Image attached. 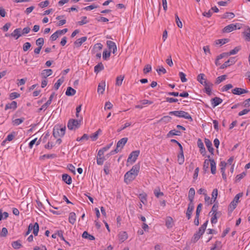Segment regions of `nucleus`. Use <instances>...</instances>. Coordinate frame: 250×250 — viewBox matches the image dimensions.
I'll list each match as a JSON object with an SVG mask.
<instances>
[{
    "mask_svg": "<svg viewBox=\"0 0 250 250\" xmlns=\"http://www.w3.org/2000/svg\"><path fill=\"white\" fill-rule=\"evenodd\" d=\"M208 223V221L207 220L199 228L198 231L195 233L194 234L193 237L192 238V242H193V243H195L200 239V237L204 233L207 228Z\"/></svg>",
    "mask_w": 250,
    "mask_h": 250,
    "instance_id": "obj_1",
    "label": "nucleus"
},
{
    "mask_svg": "<svg viewBox=\"0 0 250 250\" xmlns=\"http://www.w3.org/2000/svg\"><path fill=\"white\" fill-rule=\"evenodd\" d=\"M127 140L128 138L126 137L123 138L121 139L120 140H119L117 142L116 148L114 150H112L110 152V153L111 154H114L119 152L121 150V149L123 148L124 146L126 143Z\"/></svg>",
    "mask_w": 250,
    "mask_h": 250,
    "instance_id": "obj_2",
    "label": "nucleus"
},
{
    "mask_svg": "<svg viewBox=\"0 0 250 250\" xmlns=\"http://www.w3.org/2000/svg\"><path fill=\"white\" fill-rule=\"evenodd\" d=\"M81 125V120L70 119L67 124V127L70 130H75L78 128Z\"/></svg>",
    "mask_w": 250,
    "mask_h": 250,
    "instance_id": "obj_3",
    "label": "nucleus"
},
{
    "mask_svg": "<svg viewBox=\"0 0 250 250\" xmlns=\"http://www.w3.org/2000/svg\"><path fill=\"white\" fill-rule=\"evenodd\" d=\"M243 195V192L237 194L234 198L233 200L231 202L229 206V209L230 211H232L236 207L238 203L239 202V198Z\"/></svg>",
    "mask_w": 250,
    "mask_h": 250,
    "instance_id": "obj_4",
    "label": "nucleus"
},
{
    "mask_svg": "<svg viewBox=\"0 0 250 250\" xmlns=\"http://www.w3.org/2000/svg\"><path fill=\"white\" fill-rule=\"evenodd\" d=\"M240 25L239 23H236L235 24L233 23L230 24L223 28V32L224 33H229L237 28L239 29L241 28Z\"/></svg>",
    "mask_w": 250,
    "mask_h": 250,
    "instance_id": "obj_5",
    "label": "nucleus"
},
{
    "mask_svg": "<svg viewBox=\"0 0 250 250\" xmlns=\"http://www.w3.org/2000/svg\"><path fill=\"white\" fill-rule=\"evenodd\" d=\"M139 154V150H135L132 151L129 155V157L127 159V163H130L131 164L134 163L137 159Z\"/></svg>",
    "mask_w": 250,
    "mask_h": 250,
    "instance_id": "obj_6",
    "label": "nucleus"
},
{
    "mask_svg": "<svg viewBox=\"0 0 250 250\" xmlns=\"http://www.w3.org/2000/svg\"><path fill=\"white\" fill-rule=\"evenodd\" d=\"M136 173L134 174L133 173L127 171L124 176V182L128 184L131 181H132L136 178L135 176Z\"/></svg>",
    "mask_w": 250,
    "mask_h": 250,
    "instance_id": "obj_7",
    "label": "nucleus"
},
{
    "mask_svg": "<svg viewBox=\"0 0 250 250\" xmlns=\"http://www.w3.org/2000/svg\"><path fill=\"white\" fill-rule=\"evenodd\" d=\"M55 95V93H53L50 96V97L49 98V99L48 100V101L45 103L44 104H43L41 108H40L39 109H38V112H41L42 110L44 109V110H45L47 107L48 106L51 104V102H52V99L54 97Z\"/></svg>",
    "mask_w": 250,
    "mask_h": 250,
    "instance_id": "obj_8",
    "label": "nucleus"
},
{
    "mask_svg": "<svg viewBox=\"0 0 250 250\" xmlns=\"http://www.w3.org/2000/svg\"><path fill=\"white\" fill-rule=\"evenodd\" d=\"M32 229H33V233L35 236L38 235L39 226L38 223H35L34 225L33 226L32 224H30L28 226V230L29 231H31Z\"/></svg>",
    "mask_w": 250,
    "mask_h": 250,
    "instance_id": "obj_9",
    "label": "nucleus"
},
{
    "mask_svg": "<svg viewBox=\"0 0 250 250\" xmlns=\"http://www.w3.org/2000/svg\"><path fill=\"white\" fill-rule=\"evenodd\" d=\"M204 84L203 85L205 86V91L207 94L210 95L211 92V87L212 86L213 84L210 82L205 81L204 82Z\"/></svg>",
    "mask_w": 250,
    "mask_h": 250,
    "instance_id": "obj_10",
    "label": "nucleus"
},
{
    "mask_svg": "<svg viewBox=\"0 0 250 250\" xmlns=\"http://www.w3.org/2000/svg\"><path fill=\"white\" fill-rule=\"evenodd\" d=\"M235 62V58L234 57L230 58L229 60H228L227 61L225 62L224 63H223L220 67L221 69H224L233 64H234Z\"/></svg>",
    "mask_w": 250,
    "mask_h": 250,
    "instance_id": "obj_11",
    "label": "nucleus"
},
{
    "mask_svg": "<svg viewBox=\"0 0 250 250\" xmlns=\"http://www.w3.org/2000/svg\"><path fill=\"white\" fill-rule=\"evenodd\" d=\"M194 206L193 203L190 202L188 205V208L186 212V215L188 219H189L191 218L192 212L194 209Z\"/></svg>",
    "mask_w": 250,
    "mask_h": 250,
    "instance_id": "obj_12",
    "label": "nucleus"
},
{
    "mask_svg": "<svg viewBox=\"0 0 250 250\" xmlns=\"http://www.w3.org/2000/svg\"><path fill=\"white\" fill-rule=\"evenodd\" d=\"M248 92L249 91L246 89H243L242 88H238V87L235 88L234 89H233L232 90V93L233 94H235V95H240L241 94H244V93H248Z\"/></svg>",
    "mask_w": 250,
    "mask_h": 250,
    "instance_id": "obj_13",
    "label": "nucleus"
},
{
    "mask_svg": "<svg viewBox=\"0 0 250 250\" xmlns=\"http://www.w3.org/2000/svg\"><path fill=\"white\" fill-rule=\"evenodd\" d=\"M21 35V28L15 29L10 34L11 36L15 38L16 40L20 38Z\"/></svg>",
    "mask_w": 250,
    "mask_h": 250,
    "instance_id": "obj_14",
    "label": "nucleus"
},
{
    "mask_svg": "<svg viewBox=\"0 0 250 250\" xmlns=\"http://www.w3.org/2000/svg\"><path fill=\"white\" fill-rule=\"evenodd\" d=\"M106 44L110 50H113V53L115 54L117 51V47L115 43L111 41H107Z\"/></svg>",
    "mask_w": 250,
    "mask_h": 250,
    "instance_id": "obj_15",
    "label": "nucleus"
},
{
    "mask_svg": "<svg viewBox=\"0 0 250 250\" xmlns=\"http://www.w3.org/2000/svg\"><path fill=\"white\" fill-rule=\"evenodd\" d=\"M210 101L212 107H215L221 104L223 101L221 98L215 97L214 98L211 99Z\"/></svg>",
    "mask_w": 250,
    "mask_h": 250,
    "instance_id": "obj_16",
    "label": "nucleus"
},
{
    "mask_svg": "<svg viewBox=\"0 0 250 250\" xmlns=\"http://www.w3.org/2000/svg\"><path fill=\"white\" fill-rule=\"evenodd\" d=\"M205 143L208 151L210 152L211 154H213L214 149L212 146V145L211 142L209 139L205 138Z\"/></svg>",
    "mask_w": 250,
    "mask_h": 250,
    "instance_id": "obj_17",
    "label": "nucleus"
},
{
    "mask_svg": "<svg viewBox=\"0 0 250 250\" xmlns=\"http://www.w3.org/2000/svg\"><path fill=\"white\" fill-rule=\"evenodd\" d=\"M87 40L86 37H83L77 40L74 43V45L76 47H80L83 43L85 42Z\"/></svg>",
    "mask_w": 250,
    "mask_h": 250,
    "instance_id": "obj_18",
    "label": "nucleus"
},
{
    "mask_svg": "<svg viewBox=\"0 0 250 250\" xmlns=\"http://www.w3.org/2000/svg\"><path fill=\"white\" fill-rule=\"evenodd\" d=\"M53 71L51 69H44L41 72V76L44 79L52 75Z\"/></svg>",
    "mask_w": 250,
    "mask_h": 250,
    "instance_id": "obj_19",
    "label": "nucleus"
},
{
    "mask_svg": "<svg viewBox=\"0 0 250 250\" xmlns=\"http://www.w3.org/2000/svg\"><path fill=\"white\" fill-rule=\"evenodd\" d=\"M17 107V103L16 101H13L11 103H8L6 104L5 107V110L8 109H15Z\"/></svg>",
    "mask_w": 250,
    "mask_h": 250,
    "instance_id": "obj_20",
    "label": "nucleus"
},
{
    "mask_svg": "<svg viewBox=\"0 0 250 250\" xmlns=\"http://www.w3.org/2000/svg\"><path fill=\"white\" fill-rule=\"evenodd\" d=\"M62 180L67 184L70 185L72 183L71 177L67 174H63L62 175Z\"/></svg>",
    "mask_w": 250,
    "mask_h": 250,
    "instance_id": "obj_21",
    "label": "nucleus"
},
{
    "mask_svg": "<svg viewBox=\"0 0 250 250\" xmlns=\"http://www.w3.org/2000/svg\"><path fill=\"white\" fill-rule=\"evenodd\" d=\"M105 82L100 83L98 86L97 92L99 94H103L105 90Z\"/></svg>",
    "mask_w": 250,
    "mask_h": 250,
    "instance_id": "obj_22",
    "label": "nucleus"
},
{
    "mask_svg": "<svg viewBox=\"0 0 250 250\" xmlns=\"http://www.w3.org/2000/svg\"><path fill=\"white\" fill-rule=\"evenodd\" d=\"M194 195L195 190L193 188H191L189 189L188 195V198L190 203H193Z\"/></svg>",
    "mask_w": 250,
    "mask_h": 250,
    "instance_id": "obj_23",
    "label": "nucleus"
},
{
    "mask_svg": "<svg viewBox=\"0 0 250 250\" xmlns=\"http://www.w3.org/2000/svg\"><path fill=\"white\" fill-rule=\"evenodd\" d=\"M82 237L84 239H87L89 240H95V237L94 236L90 234L87 231H84L83 234H82Z\"/></svg>",
    "mask_w": 250,
    "mask_h": 250,
    "instance_id": "obj_24",
    "label": "nucleus"
},
{
    "mask_svg": "<svg viewBox=\"0 0 250 250\" xmlns=\"http://www.w3.org/2000/svg\"><path fill=\"white\" fill-rule=\"evenodd\" d=\"M76 93V91L71 87H68L65 92L66 95L68 96H72L74 95Z\"/></svg>",
    "mask_w": 250,
    "mask_h": 250,
    "instance_id": "obj_25",
    "label": "nucleus"
},
{
    "mask_svg": "<svg viewBox=\"0 0 250 250\" xmlns=\"http://www.w3.org/2000/svg\"><path fill=\"white\" fill-rule=\"evenodd\" d=\"M173 225V219L171 217H167L166 220V226L167 228H171Z\"/></svg>",
    "mask_w": 250,
    "mask_h": 250,
    "instance_id": "obj_26",
    "label": "nucleus"
},
{
    "mask_svg": "<svg viewBox=\"0 0 250 250\" xmlns=\"http://www.w3.org/2000/svg\"><path fill=\"white\" fill-rule=\"evenodd\" d=\"M139 169L140 166L139 165H135L133 166L132 168L128 171L134 174L136 173L135 176H137L139 171Z\"/></svg>",
    "mask_w": 250,
    "mask_h": 250,
    "instance_id": "obj_27",
    "label": "nucleus"
},
{
    "mask_svg": "<svg viewBox=\"0 0 250 250\" xmlns=\"http://www.w3.org/2000/svg\"><path fill=\"white\" fill-rule=\"evenodd\" d=\"M211 172L214 174L216 173V163L214 159H210Z\"/></svg>",
    "mask_w": 250,
    "mask_h": 250,
    "instance_id": "obj_28",
    "label": "nucleus"
},
{
    "mask_svg": "<svg viewBox=\"0 0 250 250\" xmlns=\"http://www.w3.org/2000/svg\"><path fill=\"white\" fill-rule=\"evenodd\" d=\"M104 69V66L102 62H99L97 65L94 67V72L96 73H99L100 71Z\"/></svg>",
    "mask_w": 250,
    "mask_h": 250,
    "instance_id": "obj_29",
    "label": "nucleus"
},
{
    "mask_svg": "<svg viewBox=\"0 0 250 250\" xmlns=\"http://www.w3.org/2000/svg\"><path fill=\"white\" fill-rule=\"evenodd\" d=\"M178 162L180 165H182L184 162V156L183 152H180L179 154L178 155Z\"/></svg>",
    "mask_w": 250,
    "mask_h": 250,
    "instance_id": "obj_30",
    "label": "nucleus"
},
{
    "mask_svg": "<svg viewBox=\"0 0 250 250\" xmlns=\"http://www.w3.org/2000/svg\"><path fill=\"white\" fill-rule=\"evenodd\" d=\"M76 214L74 212H71L69 216V222L71 224H74L76 221Z\"/></svg>",
    "mask_w": 250,
    "mask_h": 250,
    "instance_id": "obj_31",
    "label": "nucleus"
},
{
    "mask_svg": "<svg viewBox=\"0 0 250 250\" xmlns=\"http://www.w3.org/2000/svg\"><path fill=\"white\" fill-rule=\"evenodd\" d=\"M53 136L55 138H57L58 137H62L63 136V135H61L60 131L58 127H55L54 128L53 132Z\"/></svg>",
    "mask_w": 250,
    "mask_h": 250,
    "instance_id": "obj_32",
    "label": "nucleus"
},
{
    "mask_svg": "<svg viewBox=\"0 0 250 250\" xmlns=\"http://www.w3.org/2000/svg\"><path fill=\"white\" fill-rule=\"evenodd\" d=\"M205 75L203 73H201L199 74L197 77V81L202 84H204V82L206 81V79L205 78Z\"/></svg>",
    "mask_w": 250,
    "mask_h": 250,
    "instance_id": "obj_33",
    "label": "nucleus"
},
{
    "mask_svg": "<svg viewBox=\"0 0 250 250\" xmlns=\"http://www.w3.org/2000/svg\"><path fill=\"white\" fill-rule=\"evenodd\" d=\"M182 113L183 111H170L169 112V114L170 115H174L175 116L182 118Z\"/></svg>",
    "mask_w": 250,
    "mask_h": 250,
    "instance_id": "obj_34",
    "label": "nucleus"
},
{
    "mask_svg": "<svg viewBox=\"0 0 250 250\" xmlns=\"http://www.w3.org/2000/svg\"><path fill=\"white\" fill-rule=\"evenodd\" d=\"M180 135H181V132L180 131H178L175 129H173V130H170L168 133L167 136L168 137H170V136H173V135L180 136Z\"/></svg>",
    "mask_w": 250,
    "mask_h": 250,
    "instance_id": "obj_35",
    "label": "nucleus"
},
{
    "mask_svg": "<svg viewBox=\"0 0 250 250\" xmlns=\"http://www.w3.org/2000/svg\"><path fill=\"white\" fill-rule=\"evenodd\" d=\"M124 79V76L120 75L118 76L116 80V85L117 86H120L122 84L123 81Z\"/></svg>",
    "mask_w": 250,
    "mask_h": 250,
    "instance_id": "obj_36",
    "label": "nucleus"
},
{
    "mask_svg": "<svg viewBox=\"0 0 250 250\" xmlns=\"http://www.w3.org/2000/svg\"><path fill=\"white\" fill-rule=\"evenodd\" d=\"M240 49H241L240 46H236L233 49L230 50L229 52H228L229 55L230 56V55L236 54L239 51V50Z\"/></svg>",
    "mask_w": 250,
    "mask_h": 250,
    "instance_id": "obj_37",
    "label": "nucleus"
},
{
    "mask_svg": "<svg viewBox=\"0 0 250 250\" xmlns=\"http://www.w3.org/2000/svg\"><path fill=\"white\" fill-rule=\"evenodd\" d=\"M182 115L183 116H182V118H184L186 119H188L190 120V122H192L193 121L192 117L186 111H183Z\"/></svg>",
    "mask_w": 250,
    "mask_h": 250,
    "instance_id": "obj_38",
    "label": "nucleus"
},
{
    "mask_svg": "<svg viewBox=\"0 0 250 250\" xmlns=\"http://www.w3.org/2000/svg\"><path fill=\"white\" fill-rule=\"evenodd\" d=\"M63 82V79H59L57 82L55 83L54 85V87L55 90H58L60 86V85L62 84V83Z\"/></svg>",
    "mask_w": 250,
    "mask_h": 250,
    "instance_id": "obj_39",
    "label": "nucleus"
},
{
    "mask_svg": "<svg viewBox=\"0 0 250 250\" xmlns=\"http://www.w3.org/2000/svg\"><path fill=\"white\" fill-rule=\"evenodd\" d=\"M154 193L155 196L157 198H159L161 196L164 195L163 192L160 191V189L159 188H157L154 189Z\"/></svg>",
    "mask_w": 250,
    "mask_h": 250,
    "instance_id": "obj_40",
    "label": "nucleus"
},
{
    "mask_svg": "<svg viewBox=\"0 0 250 250\" xmlns=\"http://www.w3.org/2000/svg\"><path fill=\"white\" fill-rule=\"evenodd\" d=\"M227 78V76L226 75H222L221 76L218 77L216 79L215 83L219 84L221 83L222 81L226 80Z\"/></svg>",
    "mask_w": 250,
    "mask_h": 250,
    "instance_id": "obj_41",
    "label": "nucleus"
},
{
    "mask_svg": "<svg viewBox=\"0 0 250 250\" xmlns=\"http://www.w3.org/2000/svg\"><path fill=\"white\" fill-rule=\"evenodd\" d=\"M127 238V234L125 232H123L119 234V239L122 242L125 241Z\"/></svg>",
    "mask_w": 250,
    "mask_h": 250,
    "instance_id": "obj_42",
    "label": "nucleus"
},
{
    "mask_svg": "<svg viewBox=\"0 0 250 250\" xmlns=\"http://www.w3.org/2000/svg\"><path fill=\"white\" fill-rule=\"evenodd\" d=\"M139 198L141 200V201L144 204H145L147 202L146 199V195L145 193L140 194L139 195Z\"/></svg>",
    "mask_w": 250,
    "mask_h": 250,
    "instance_id": "obj_43",
    "label": "nucleus"
},
{
    "mask_svg": "<svg viewBox=\"0 0 250 250\" xmlns=\"http://www.w3.org/2000/svg\"><path fill=\"white\" fill-rule=\"evenodd\" d=\"M210 163V159H206L203 164V169L205 171H207L208 169L209 163Z\"/></svg>",
    "mask_w": 250,
    "mask_h": 250,
    "instance_id": "obj_44",
    "label": "nucleus"
},
{
    "mask_svg": "<svg viewBox=\"0 0 250 250\" xmlns=\"http://www.w3.org/2000/svg\"><path fill=\"white\" fill-rule=\"evenodd\" d=\"M12 246L15 249H19L22 246L21 244L20 243V241L13 242L12 244Z\"/></svg>",
    "mask_w": 250,
    "mask_h": 250,
    "instance_id": "obj_45",
    "label": "nucleus"
},
{
    "mask_svg": "<svg viewBox=\"0 0 250 250\" xmlns=\"http://www.w3.org/2000/svg\"><path fill=\"white\" fill-rule=\"evenodd\" d=\"M220 213L212 214V217L211 218V222L212 224H215L217 222V218L219 217L218 215Z\"/></svg>",
    "mask_w": 250,
    "mask_h": 250,
    "instance_id": "obj_46",
    "label": "nucleus"
},
{
    "mask_svg": "<svg viewBox=\"0 0 250 250\" xmlns=\"http://www.w3.org/2000/svg\"><path fill=\"white\" fill-rule=\"evenodd\" d=\"M246 175V172H243L242 173L237 175L235 178V182H237L240 181L243 177Z\"/></svg>",
    "mask_w": 250,
    "mask_h": 250,
    "instance_id": "obj_47",
    "label": "nucleus"
},
{
    "mask_svg": "<svg viewBox=\"0 0 250 250\" xmlns=\"http://www.w3.org/2000/svg\"><path fill=\"white\" fill-rule=\"evenodd\" d=\"M82 20L78 22V23L80 25H83V24H86L88 22V21L87 20V17L85 16H83L81 17Z\"/></svg>",
    "mask_w": 250,
    "mask_h": 250,
    "instance_id": "obj_48",
    "label": "nucleus"
},
{
    "mask_svg": "<svg viewBox=\"0 0 250 250\" xmlns=\"http://www.w3.org/2000/svg\"><path fill=\"white\" fill-rule=\"evenodd\" d=\"M36 45L39 47H42L44 43V39L42 38H40L36 40Z\"/></svg>",
    "mask_w": 250,
    "mask_h": 250,
    "instance_id": "obj_49",
    "label": "nucleus"
},
{
    "mask_svg": "<svg viewBox=\"0 0 250 250\" xmlns=\"http://www.w3.org/2000/svg\"><path fill=\"white\" fill-rule=\"evenodd\" d=\"M228 39H220L216 41V44H224L229 42Z\"/></svg>",
    "mask_w": 250,
    "mask_h": 250,
    "instance_id": "obj_50",
    "label": "nucleus"
},
{
    "mask_svg": "<svg viewBox=\"0 0 250 250\" xmlns=\"http://www.w3.org/2000/svg\"><path fill=\"white\" fill-rule=\"evenodd\" d=\"M244 33L246 36V40L250 41V28H248Z\"/></svg>",
    "mask_w": 250,
    "mask_h": 250,
    "instance_id": "obj_51",
    "label": "nucleus"
},
{
    "mask_svg": "<svg viewBox=\"0 0 250 250\" xmlns=\"http://www.w3.org/2000/svg\"><path fill=\"white\" fill-rule=\"evenodd\" d=\"M175 21L177 26L179 28H182L183 27V24L177 14H175Z\"/></svg>",
    "mask_w": 250,
    "mask_h": 250,
    "instance_id": "obj_52",
    "label": "nucleus"
},
{
    "mask_svg": "<svg viewBox=\"0 0 250 250\" xmlns=\"http://www.w3.org/2000/svg\"><path fill=\"white\" fill-rule=\"evenodd\" d=\"M8 234V230L6 228H3L2 230L0 233V237H5L7 236Z\"/></svg>",
    "mask_w": 250,
    "mask_h": 250,
    "instance_id": "obj_53",
    "label": "nucleus"
},
{
    "mask_svg": "<svg viewBox=\"0 0 250 250\" xmlns=\"http://www.w3.org/2000/svg\"><path fill=\"white\" fill-rule=\"evenodd\" d=\"M105 160L104 157H97V163L99 165H102Z\"/></svg>",
    "mask_w": 250,
    "mask_h": 250,
    "instance_id": "obj_54",
    "label": "nucleus"
},
{
    "mask_svg": "<svg viewBox=\"0 0 250 250\" xmlns=\"http://www.w3.org/2000/svg\"><path fill=\"white\" fill-rule=\"evenodd\" d=\"M110 56V52H108L107 50H104L103 54V58L104 60H106Z\"/></svg>",
    "mask_w": 250,
    "mask_h": 250,
    "instance_id": "obj_55",
    "label": "nucleus"
},
{
    "mask_svg": "<svg viewBox=\"0 0 250 250\" xmlns=\"http://www.w3.org/2000/svg\"><path fill=\"white\" fill-rule=\"evenodd\" d=\"M235 15L232 12H226L224 15L223 18H230L232 19L234 17Z\"/></svg>",
    "mask_w": 250,
    "mask_h": 250,
    "instance_id": "obj_56",
    "label": "nucleus"
},
{
    "mask_svg": "<svg viewBox=\"0 0 250 250\" xmlns=\"http://www.w3.org/2000/svg\"><path fill=\"white\" fill-rule=\"evenodd\" d=\"M229 56V53L228 52H225V53H223L221 54L220 55H219L217 57V60H216V64H217V61L218 60L221 59L225 57H228Z\"/></svg>",
    "mask_w": 250,
    "mask_h": 250,
    "instance_id": "obj_57",
    "label": "nucleus"
},
{
    "mask_svg": "<svg viewBox=\"0 0 250 250\" xmlns=\"http://www.w3.org/2000/svg\"><path fill=\"white\" fill-rule=\"evenodd\" d=\"M151 71V66L150 64L146 65L143 71L145 74H146Z\"/></svg>",
    "mask_w": 250,
    "mask_h": 250,
    "instance_id": "obj_58",
    "label": "nucleus"
},
{
    "mask_svg": "<svg viewBox=\"0 0 250 250\" xmlns=\"http://www.w3.org/2000/svg\"><path fill=\"white\" fill-rule=\"evenodd\" d=\"M218 195V190L217 188H215L213 190L211 196L212 199H214V202L216 200Z\"/></svg>",
    "mask_w": 250,
    "mask_h": 250,
    "instance_id": "obj_59",
    "label": "nucleus"
},
{
    "mask_svg": "<svg viewBox=\"0 0 250 250\" xmlns=\"http://www.w3.org/2000/svg\"><path fill=\"white\" fill-rule=\"evenodd\" d=\"M31 45L30 42H26L23 45V50L25 52L27 51L31 47Z\"/></svg>",
    "mask_w": 250,
    "mask_h": 250,
    "instance_id": "obj_60",
    "label": "nucleus"
},
{
    "mask_svg": "<svg viewBox=\"0 0 250 250\" xmlns=\"http://www.w3.org/2000/svg\"><path fill=\"white\" fill-rule=\"evenodd\" d=\"M20 96V94L17 92H12L10 94V98L11 100L17 98Z\"/></svg>",
    "mask_w": 250,
    "mask_h": 250,
    "instance_id": "obj_61",
    "label": "nucleus"
},
{
    "mask_svg": "<svg viewBox=\"0 0 250 250\" xmlns=\"http://www.w3.org/2000/svg\"><path fill=\"white\" fill-rule=\"evenodd\" d=\"M179 76L182 82L184 83L187 81V79L186 78V75L183 72H180L179 73Z\"/></svg>",
    "mask_w": 250,
    "mask_h": 250,
    "instance_id": "obj_62",
    "label": "nucleus"
},
{
    "mask_svg": "<svg viewBox=\"0 0 250 250\" xmlns=\"http://www.w3.org/2000/svg\"><path fill=\"white\" fill-rule=\"evenodd\" d=\"M103 45L101 43H98L94 45V49L96 51L100 50L103 48Z\"/></svg>",
    "mask_w": 250,
    "mask_h": 250,
    "instance_id": "obj_63",
    "label": "nucleus"
},
{
    "mask_svg": "<svg viewBox=\"0 0 250 250\" xmlns=\"http://www.w3.org/2000/svg\"><path fill=\"white\" fill-rule=\"evenodd\" d=\"M24 121V118L16 119L13 121L14 124L15 125H19L22 123Z\"/></svg>",
    "mask_w": 250,
    "mask_h": 250,
    "instance_id": "obj_64",
    "label": "nucleus"
}]
</instances>
